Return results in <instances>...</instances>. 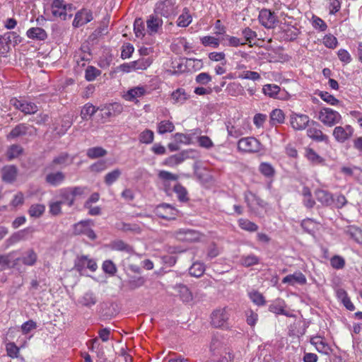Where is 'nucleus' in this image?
Returning a JSON list of instances; mask_svg holds the SVG:
<instances>
[{"mask_svg":"<svg viewBox=\"0 0 362 362\" xmlns=\"http://www.w3.org/2000/svg\"><path fill=\"white\" fill-rule=\"evenodd\" d=\"M317 119L325 126L332 127L341 120V115L329 107H322L318 112Z\"/></svg>","mask_w":362,"mask_h":362,"instance_id":"obj_1","label":"nucleus"},{"mask_svg":"<svg viewBox=\"0 0 362 362\" xmlns=\"http://www.w3.org/2000/svg\"><path fill=\"white\" fill-rule=\"evenodd\" d=\"M309 117L303 114H297L293 112L290 116V123L295 130H303L310 123Z\"/></svg>","mask_w":362,"mask_h":362,"instance_id":"obj_13","label":"nucleus"},{"mask_svg":"<svg viewBox=\"0 0 362 362\" xmlns=\"http://www.w3.org/2000/svg\"><path fill=\"white\" fill-rule=\"evenodd\" d=\"M134 30L137 37H144L145 35V26L141 18H136L134 23Z\"/></svg>","mask_w":362,"mask_h":362,"instance_id":"obj_51","label":"nucleus"},{"mask_svg":"<svg viewBox=\"0 0 362 362\" xmlns=\"http://www.w3.org/2000/svg\"><path fill=\"white\" fill-rule=\"evenodd\" d=\"M221 43L223 46L235 47H237L239 45H244L246 44V42H243V41H241L240 39L228 35H225L221 38Z\"/></svg>","mask_w":362,"mask_h":362,"instance_id":"obj_30","label":"nucleus"},{"mask_svg":"<svg viewBox=\"0 0 362 362\" xmlns=\"http://www.w3.org/2000/svg\"><path fill=\"white\" fill-rule=\"evenodd\" d=\"M73 161L74 157H71L68 153L63 152L53 158L51 165L66 167L71 165Z\"/></svg>","mask_w":362,"mask_h":362,"instance_id":"obj_23","label":"nucleus"},{"mask_svg":"<svg viewBox=\"0 0 362 362\" xmlns=\"http://www.w3.org/2000/svg\"><path fill=\"white\" fill-rule=\"evenodd\" d=\"M229 319V313L227 308H220L214 311L211 314V324L215 327H223L227 325Z\"/></svg>","mask_w":362,"mask_h":362,"instance_id":"obj_12","label":"nucleus"},{"mask_svg":"<svg viewBox=\"0 0 362 362\" xmlns=\"http://www.w3.org/2000/svg\"><path fill=\"white\" fill-rule=\"evenodd\" d=\"M317 95L322 100L331 105H337L339 103V100H337L334 95L326 91H320L317 93Z\"/></svg>","mask_w":362,"mask_h":362,"instance_id":"obj_50","label":"nucleus"},{"mask_svg":"<svg viewBox=\"0 0 362 362\" xmlns=\"http://www.w3.org/2000/svg\"><path fill=\"white\" fill-rule=\"evenodd\" d=\"M285 115L280 109H274L270 113V123L272 125H277L284 122Z\"/></svg>","mask_w":362,"mask_h":362,"instance_id":"obj_32","label":"nucleus"},{"mask_svg":"<svg viewBox=\"0 0 362 362\" xmlns=\"http://www.w3.org/2000/svg\"><path fill=\"white\" fill-rule=\"evenodd\" d=\"M92 221L90 220L81 221L74 225L73 233L75 235H84L87 228L90 226Z\"/></svg>","mask_w":362,"mask_h":362,"instance_id":"obj_41","label":"nucleus"},{"mask_svg":"<svg viewBox=\"0 0 362 362\" xmlns=\"http://www.w3.org/2000/svg\"><path fill=\"white\" fill-rule=\"evenodd\" d=\"M174 192L176 193L177 197L180 202H186L188 200L187 189L180 184L175 185Z\"/></svg>","mask_w":362,"mask_h":362,"instance_id":"obj_55","label":"nucleus"},{"mask_svg":"<svg viewBox=\"0 0 362 362\" xmlns=\"http://www.w3.org/2000/svg\"><path fill=\"white\" fill-rule=\"evenodd\" d=\"M330 264L334 269H341L345 266V260L339 255H334L331 258Z\"/></svg>","mask_w":362,"mask_h":362,"instance_id":"obj_59","label":"nucleus"},{"mask_svg":"<svg viewBox=\"0 0 362 362\" xmlns=\"http://www.w3.org/2000/svg\"><path fill=\"white\" fill-rule=\"evenodd\" d=\"M154 11L157 16L160 15L165 17H169L172 15H175L176 13L175 2L173 0H164L158 2L156 5Z\"/></svg>","mask_w":362,"mask_h":362,"instance_id":"obj_9","label":"nucleus"},{"mask_svg":"<svg viewBox=\"0 0 362 362\" xmlns=\"http://www.w3.org/2000/svg\"><path fill=\"white\" fill-rule=\"evenodd\" d=\"M201 42L205 47L211 46L214 48H217L221 43V38L218 39L212 36H204L201 38Z\"/></svg>","mask_w":362,"mask_h":362,"instance_id":"obj_49","label":"nucleus"},{"mask_svg":"<svg viewBox=\"0 0 362 362\" xmlns=\"http://www.w3.org/2000/svg\"><path fill=\"white\" fill-rule=\"evenodd\" d=\"M306 281L305 276L300 272H296L293 274L287 275L282 279L283 284H288L291 286H294L295 284L304 285L306 284Z\"/></svg>","mask_w":362,"mask_h":362,"instance_id":"obj_18","label":"nucleus"},{"mask_svg":"<svg viewBox=\"0 0 362 362\" xmlns=\"http://www.w3.org/2000/svg\"><path fill=\"white\" fill-rule=\"evenodd\" d=\"M145 283V279L142 276L133 277L128 281V286L130 289L134 290L142 286Z\"/></svg>","mask_w":362,"mask_h":362,"instance_id":"obj_60","label":"nucleus"},{"mask_svg":"<svg viewBox=\"0 0 362 362\" xmlns=\"http://www.w3.org/2000/svg\"><path fill=\"white\" fill-rule=\"evenodd\" d=\"M3 35L5 37L4 40L6 39V40L7 41V42L9 45L11 43L16 45L21 42V37L16 32H12V31L6 32Z\"/></svg>","mask_w":362,"mask_h":362,"instance_id":"obj_56","label":"nucleus"},{"mask_svg":"<svg viewBox=\"0 0 362 362\" xmlns=\"http://www.w3.org/2000/svg\"><path fill=\"white\" fill-rule=\"evenodd\" d=\"M93 18L91 11L83 8L76 13L72 25L75 28H79L90 22Z\"/></svg>","mask_w":362,"mask_h":362,"instance_id":"obj_14","label":"nucleus"},{"mask_svg":"<svg viewBox=\"0 0 362 362\" xmlns=\"http://www.w3.org/2000/svg\"><path fill=\"white\" fill-rule=\"evenodd\" d=\"M305 156L314 164H319L323 161V159L312 148H306Z\"/></svg>","mask_w":362,"mask_h":362,"instance_id":"obj_54","label":"nucleus"},{"mask_svg":"<svg viewBox=\"0 0 362 362\" xmlns=\"http://www.w3.org/2000/svg\"><path fill=\"white\" fill-rule=\"evenodd\" d=\"M238 226L241 229L248 232H255L259 228L256 223L245 218H240L238 220Z\"/></svg>","mask_w":362,"mask_h":362,"instance_id":"obj_38","label":"nucleus"},{"mask_svg":"<svg viewBox=\"0 0 362 362\" xmlns=\"http://www.w3.org/2000/svg\"><path fill=\"white\" fill-rule=\"evenodd\" d=\"M152 59L151 57L147 58H140L138 60L134 61V67H136V70H145L152 64Z\"/></svg>","mask_w":362,"mask_h":362,"instance_id":"obj_46","label":"nucleus"},{"mask_svg":"<svg viewBox=\"0 0 362 362\" xmlns=\"http://www.w3.org/2000/svg\"><path fill=\"white\" fill-rule=\"evenodd\" d=\"M78 302L83 306L90 308L91 306L96 304L97 298L95 293L91 291H88L80 298Z\"/></svg>","mask_w":362,"mask_h":362,"instance_id":"obj_29","label":"nucleus"},{"mask_svg":"<svg viewBox=\"0 0 362 362\" xmlns=\"http://www.w3.org/2000/svg\"><path fill=\"white\" fill-rule=\"evenodd\" d=\"M45 211V206L40 204H35L30 206L28 214L33 218L40 217Z\"/></svg>","mask_w":362,"mask_h":362,"instance_id":"obj_42","label":"nucleus"},{"mask_svg":"<svg viewBox=\"0 0 362 362\" xmlns=\"http://www.w3.org/2000/svg\"><path fill=\"white\" fill-rule=\"evenodd\" d=\"M238 148L244 152L255 153L261 150V144L254 137H245L238 141Z\"/></svg>","mask_w":362,"mask_h":362,"instance_id":"obj_6","label":"nucleus"},{"mask_svg":"<svg viewBox=\"0 0 362 362\" xmlns=\"http://www.w3.org/2000/svg\"><path fill=\"white\" fill-rule=\"evenodd\" d=\"M28 38L35 40H45L47 37L46 31L39 27H34L28 29L26 33Z\"/></svg>","mask_w":362,"mask_h":362,"instance_id":"obj_26","label":"nucleus"},{"mask_svg":"<svg viewBox=\"0 0 362 362\" xmlns=\"http://www.w3.org/2000/svg\"><path fill=\"white\" fill-rule=\"evenodd\" d=\"M65 179L66 175L62 171L49 173L45 176V182L53 187L60 185L64 182Z\"/></svg>","mask_w":362,"mask_h":362,"instance_id":"obj_20","label":"nucleus"},{"mask_svg":"<svg viewBox=\"0 0 362 362\" xmlns=\"http://www.w3.org/2000/svg\"><path fill=\"white\" fill-rule=\"evenodd\" d=\"M262 91L264 95L270 98H276L280 88L276 84H267L263 86Z\"/></svg>","mask_w":362,"mask_h":362,"instance_id":"obj_43","label":"nucleus"},{"mask_svg":"<svg viewBox=\"0 0 362 362\" xmlns=\"http://www.w3.org/2000/svg\"><path fill=\"white\" fill-rule=\"evenodd\" d=\"M307 136L317 142H329V136L322 132L320 124L314 120H311L308 125Z\"/></svg>","mask_w":362,"mask_h":362,"instance_id":"obj_4","label":"nucleus"},{"mask_svg":"<svg viewBox=\"0 0 362 362\" xmlns=\"http://www.w3.org/2000/svg\"><path fill=\"white\" fill-rule=\"evenodd\" d=\"M312 25L315 29L320 31H325L327 28L326 23L320 18L313 16L312 18Z\"/></svg>","mask_w":362,"mask_h":362,"instance_id":"obj_58","label":"nucleus"},{"mask_svg":"<svg viewBox=\"0 0 362 362\" xmlns=\"http://www.w3.org/2000/svg\"><path fill=\"white\" fill-rule=\"evenodd\" d=\"M59 197L61 198L59 201L62 204H66L69 206L74 205L75 199L69 187L61 189Z\"/></svg>","mask_w":362,"mask_h":362,"instance_id":"obj_28","label":"nucleus"},{"mask_svg":"<svg viewBox=\"0 0 362 362\" xmlns=\"http://www.w3.org/2000/svg\"><path fill=\"white\" fill-rule=\"evenodd\" d=\"M15 252L6 255H0V266L3 268L17 264L16 258L14 259Z\"/></svg>","mask_w":362,"mask_h":362,"instance_id":"obj_31","label":"nucleus"},{"mask_svg":"<svg viewBox=\"0 0 362 362\" xmlns=\"http://www.w3.org/2000/svg\"><path fill=\"white\" fill-rule=\"evenodd\" d=\"M100 70L98 69L95 66H88L86 69L85 78L88 81H93L97 76H100Z\"/></svg>","mask_w":362,"mask_h":362,"instance_id":"obj_52","label":"nucleus"},{"mask_svg":"<svg viewBox=\"0 0 362 362\" xmlns=\"http://www.w3.org/2000/svg\"><path fill=\"white\" fill-rule=\"evenodd\" d=\"M154 139L153 132L150 129H145L139 136V140L141 143L145 144H151Z\"/></svg>","mask_w":362,"mask_h":362,"instance_id":"obj_47","label":"nucleus"},{"mask_svg":"<svg viewBox=\"0 0 362 362\" xmlns=\"http://www.w3.org/2000/svg\"><path fill=\"white\" fill-rule=\"evenodd\" d=\"M51 11L54 17L66 20L68 15L72 16L73 6L64 0H52Z\"/></svg>","mask_w":362,"mask_h":362,"instance_id":"obj_2","label":"nucleus"},{"mask_svg":"<svg viewBox=\"0 0 362 362\" xmlns=\"http://www.w3.org/2000/svg\"><path fill=\"white\" fill-rule=\"evenodd\" d=\"M147 93V89L145 86H136L130 88L124 95L126 100L134 101L138 98L144 96Z\"/></svg>","mask_w":362,"mask_h":362,"instance_id":"obj_21","label":"nucleus"},{"mask_svg":"<svg viewBox=\"0 0 362 362\" xmlns=\"http://www.w3.org/2000/svg\"><path fill=\"white\" fill-rule=\"evenodd\" d=\"M192 22V16L189 13L187 8L184 9L182 14H181L177 21V25L179 27H187Z\"/></svg>","mask_w":362,"mask_h":362,"instance_id":"obj_48","label":"nucleus"},{"mask_svg":"<svg viewBox=\"0 0 362 362\" xmlns=\"http://www.w3.org/2000/svg\"><path fill=\"white\" fill-rule=\"evenodd\" d=\"M17 262L21 261V262L26 266H33L35 264L37 260V255L33 250H27L21 258H16Z\"/></svg>","mask_w":362,"mask_h":362,"instance_id":"obj_25","label":"nucleus"},{"mask_svg":"<svg viewBox=\"0 0 362 362\" xmlns=\"http://www.w3.org/2000/svg\"><path fill=\"white\" fill-rule=\"evenodd\" d=\"M174 129L175 125L170 120H162L157 124V132L160 134L173 132Z\"/></svg>","mask_w":362,"mask_h":362,"instance_id":"obj_34","label":"nucleus"},{"mask_svg":"<svg viewBox=\"0 0 362 362\" xmlns=\"http://www.w3.org/2000/svg\"><path fill=\"white\" fill-rule=\"evenodd\" d=\"M204 271V265L201 262H194L189 269V274L194 277H200Z\"/></svg>","mask_w":362,"mask_h":362,"instance_id":"obj_44","label":"nucleus"},{"mask_svg":"<svg viewBox=\"0 0 362 362\" xmlns=\"http://www.w3.org/2000/svg\"><path fill=\"white\" fill-rule=\"evenodd\" d=\"M113 249L119 251H124L129 254L133 253L134 250L132 246L125 243L122 240H117L112 244Z\"/></svg>","mask_w":362,"mask_h":362,"instance_id":"obj_53","label":"nucleus"},{"mask_svg":"<svg viewBox=\"0 0 362 362\" xmlns=\"http://www.w3.org/2000/svg\"><path fill=\"white\" fill-rule=\"evenodd\" d=\"M189 98V95L183 88H177L172 93V99L175 103H184Z\"/></svg>","mask_w":362,"mask_h":362,"instance_id":"obj_36","label":"nucleus"},{"mask_svg":"<svg viewBox=\"0 0 362 362\" xmlns=\"http://www.w3.org/2000/svg\"><path fill=\"white\" fill-rule=\"evenodd\" d=\"M259 171L265 177L271 178L275 175L274 167L269 163H261L259 166Z\"/></svg>","mask_w":362,"mask_h":362,"instance_id":"obj_40","label":"nucleus"},{"mask_svg":"<svg viewBox=\"0 0 362 362\" xmlns=\"http://www.w3.org/2000/svg\"><path fill=\"white\" fill-rule=\"evenodd\" d=\"M155 214L163 219H175L177 216L178 211L168 204H161L156 206Z\"/></svg>","mask_w":362,"mask_h":362,"instance_id":"obj_10","label":"nucleus"},{"mask_svg":"<svg viewBox=\"0 0 362 362\" xmlns=\"http://www.w3.org/2000/svg\"><path fill=\"white\" fill-rule=\"evenodd\" d=\"M107 112L105 115L108 117L115 116L119 115L122 111V106L119 103H113L108 106Z\"/></svg>","mask_w":362,"mask_h":362,"instance_id":"obj_61","label":"nucleus"},{"mask_svg":"<svg viewBox=\"0 0 362 362\" xmlns=\"http://www.w3.org/2000/svg\"><path fill=\"white\" fill-rule=\"evenodd\" d=\"M98 108L90 103L86 104L81 111V116L83 119H88V117L93 116L96 112Z\"/></svg>","mask_w":362,"mask_h":362,"instance_id":"obj_45","label":"nucleus"},{"mask_svg":"<svg viewBox=\"0 0 362 362\" xmlns=\"http://www.w3.org/2000/svg\"><path fill=\"white\" fill-rule=\"evenodd\" d=\"M122 175V171L119 168H116L111 172L107 173L104 177L105 183L107 186L112 185L116 182Z\"/></svg>","mask_w":362,"mask_h":362,"instance_id":"obj_39","label":"nucleus"},{"mask_svg":"<svg viewBox=\"0 0 362 362\" xmlns=\"http://www.w3.org/2000/svg\"><path fill=\"white\" fill-rule=\"evenodd\" d=\"M315 195L317 200L325 206H329L334 202V197L328 191L319 189L315 192Z\"/></svg>","mask_w":362,"mask_h":362,"instance_id":"obj_22","label":"nucleus"},{"mask_svg":"<svg viewBox=\"0 0 362 362\" xmlns=\"http://www.w3.org/2000/svg\"><path fill=\"white\" fill-rule=\"evenodd\" d=\"M241 265L249 267L257 265L259 263V258L254 254L243 255L240 259Z\"/></svg>","mask_w":362,"mask_h":362,"instance_id":"obj_33","label":"nucleus"},{"mask_svg":"<svg viewBox=\"0 0 362 362\" xmlns=\"http://www.w3.org/2000/svg\"><path fill=\"white\" fill-rule=\"evenodd\" d=\"M103 271L110 275H114L117 272L115 264L111 260H105L103 264Z\"/></svg>","mask_w":362,"mask_h":362,"instance_id":"obj_64","label":"nucleus"},{"mask_svg":"<svg viewBox=\"0 0 362 362\" xmlns=\"http://www.w3.org/2000/svg\"><path fill=\"white\" fill-rule=\"evenodd\" d=\"M302 195L303 197V205L308 209H312L315 204V201L312 197L310 189L308 187H304L302 189Z\"/></svg>","mask_w":362,"mask_h":362,"instance_id":"obj_35","label":"nucleus"},{"mask_svg":"<svg viewBox=\"0 0 362 362\" xmlns=\"http://www.w3.org/2000/svg\"><path fill=\"white\" fill-rule=\"evenodd\" d=\"M286 303L284 300L282 299H276L269 306V310L270 312L274 313L277 315H284L286 316H290L288 313L285 310Z\"/></svg>","mask_w":362,"mask_h":362,"instance_id":"obj_27","label":"nucleus"},{"mask_svg":"<svg viewBox=\"0 0 362 362\" xmlns=\"http://www.w3.org/2000/svg\"><path fill=\"white\" fill-rule=\"evenodd\" d=\"M23 152V148L20 145L13 144L9 147L7 156L9 160L17 158Z\"/></svg>","mask_w":362,"mask_h":362,"instance_id":"obj_57","label":"nucleus"},{"mask_svg":"<svg viewBox=\"0 0 362 362\" xmlns=\"http://www.w3.org/2000/svg\"><path fill=\"white\" fill-rule=\"evenodd\" d=\"M18 169L15 165H6L1 169V178L4 182L13 183L17 177Z\"/></svg>","mask_w":362,"mask_h":362,"instance_id":"obj_16","label":"nucleus"},{"mask_svg":"<svg viewBox=\"0 0 362 362\" xmlns=\"http://www.w3.org/2000/svg\"><path fill=\"white\" fill-rule=\"evenodd\" d=\"M173 288L183 303H187L192 300V293L186 285L182 284H175Z\"/></svg>","mask_w":362,"mask_h":362,"instance_id":"obj_17","label":"nucleus"},{"mask_svg":"<svg viewBox=\"0 0 362 362\" xmlns=\"http://www.w3.org/2000/svg\"><path fill=\"white\" fill-rule=\"evenodd\" d=\"M173 236L179 241L193 243L200 240L202 235L199 232L189 229L181 228L173 233Z\"/></svg>","mask_w":362,"mask_h":362,"instance_id":"obj_3","label":"nucleus"},{"mask_svg":"<svg viewBox=\"0 0 362 362\" xmlns=\"http://www.w3.org/2000/svg\"><path fill=\"white\" fill-rule=\"evenodd\" d=\"M354 133V129L351 125L335 127L332 135L335 140L340 143H344L350 139Z\"/></svg>","mask_w":362,"mask_h":362,"instance_id":"obj_11","label":"nucleus"},{"mask_svg":"<svg viewBox=\"0 0 362 362\" xmlns=\"http://www.w3.org/2000/svg\"><path fill=\"white\" fill-rule=\"evenodd\" d=\"M107 151L100 146L92 147L87 150L86 155L91 159L103 157L107 154Z\"/></svg>","mask_w":362,"mask_h":362,"instance_id":"obj_37","label":"nucleus"},{"mask_svg":"<svg viewBox=\"0 0 362 362\" xmlns=\"http://www.w3.org/2000/svg\"><path fill=\"white\" fill-rule=\"evenodd\" d=\"M11 104L16 109L25 115H33L38 111L37 105L33 102L25 100H18L16 98L10 100Z\"/></svg>","mask_w":362,"mask_h":362,"instance_id":"obj_5","label":"nucleus"},{"mask_svg":"<svg viewBox=\"0 0 362 362\" xmlns=\"http://www.w3.org/2000/svg\"><path fill=\"white\" fill-rule=\"evenodd\" d=\"M163 25V20L156 14L149 16L146 21L147 31L150 35L157 33Z\"/></svg>","mask_w":362,"mask_h":362,"instance_id":"obj_19","label":"nucleus"},{"mask_svg":"<svg viewBox=\"0 0 362 362\" xmlns=\"http://www.w3.org/2000/svg\"><path fill=\"white\" fill-rule=\"evenodd\" d=\"M76 268L79 272H83L85 269H88L91 272H95L98 265L93 259L89 258L88 256L83 255L78 258L76 262Z\"/></svg>","mask_w":362,"mask_h":362,"instance_id":"obj_15","label":"nucleus"},{"mask_svg":"<svg viewBox=\"0 0 362 362\" xmlns=\"http://www.w3.org/2000/svg\"><path fill=\"white\" fill-rule=\"evenodd\" d=\"M337 39L332 35H327L323 39V44L325 47L334 49L337 45Z\"/></svg>","mask_w":362,"mask_h":362,"instance_id":"obj_63","label":"nucleus"},{"mask_svg":"<svg viewBox=\"0 0 362 362\" xmlns=\"http://www.w3.org/2000/svg\"><path fill=\"white\" fill-rule=\"evenodd\" d=\"M310 343L315 346L317 351L320 353L329 354L331 350L329 346L320 336L311 338Z\"/></svg>","mask_w":362,"mask_h":362,"instance_id":"obj_24","label":"nucleus"},{"mask_svg":"<svg viewBox=\"0 0 362 362\" xmlns=\"http://www.w3.org/2000/svg\"><path fill=\"white\" fill-rule=\"evenodd\" d=\"M6 352L11 358H17L18 356L19 348L13 342H9L6 345Z\"/></svg>","mask_w":362,"mask_h":362,"instance_id":"obj_62","label":"nucleus"},{"mask_svg":"<svg viewBox=\"0 0 362 362\" xmlns=\"http://www.w3.org/2000/svg\"><path fill=\"white\" fill-rule=\"evenodd\" d=\"M36 129L31 125L21 123L16 125L7 135V139H15L22 136H32L36 132Z\"/></svg>","mask_w":362,"mask_h":362,"instance_id":"obj_8","label":"nucleus"},{"mask_svg":"<svg viewBox=\"0 0 362 362\" xmlns=\"http://www.w3.org/2000/svg\"><path fill=\"white\" fill-rule=\"evenodd\" d=\"M259 23L266 28H274L278 23V19L274 13L269 9L264 8L259 11L258 16Z\"/></svg>","mask_w":362,"mask_h":362,"instance_id":"obj_7","label":"nucleus"}]
</instances>
